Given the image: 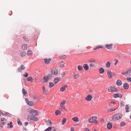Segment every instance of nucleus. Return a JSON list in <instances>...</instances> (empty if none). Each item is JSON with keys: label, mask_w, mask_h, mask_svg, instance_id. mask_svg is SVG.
<instances>
[{"label": "nucleus", "mask_w": 131, "mask_h": 131, "mask_svg": "<svg viewBox=\"0 0 131 131\" xmlns=\"http://www.w3.org/2000/svg\"><path fill=\"white\" fill-rule=\"evenodd\" d=\"M66 101L65 100H64L61 102L60 104V106H64V104L66 103Z\"/></svg>", "instance_id": "c9c22d12"}, {"label": "nucleus", "mask_w": 131, "mask_h": 131, "mask_svg": "<svg viewBox=\"0 0 131 131\" xmlns=\"http://www.w3.org/2000/svg\"><path fill=\"white\" fill-rule=\"evenodd\" d=\"M52 129V127H48L47 129L45 130V131H51Z\"/></svg>", "instance_id": "de8ad7c7"}, {"label": "nucleus", "mask_w": 131, "mask_h": 131, "mask_svg": "<svg viewBox=\"0 0 131 131\" xmlns=\"http://www.w3.org/2000/svg\"><path fill=\"white\" fill-rule=\"evenodd\" d=\"M116 84L118 86H120L122 85V82L121 80L118 79L116 81Z\"/></svg>", "instance_id": "f3484780"}, {"label": "nucleus", "mask_w": 131, "mask_h": 131, "mask_svg": "<svg viewBox=\"0 0 131 131\" xmlns=\"http://www.w3.org/2000/svg\"><path fill=\"white\" fill-rule=\"evenodd\" d=\"M83 68L85 70H88L89 69L88 65L86 64H85L83 65Z\"/></svg>", "instance_id": "a211bd4d"}, {"label": "nucleus", "mask_w": 131, "mask_h": 131, "mask_svg": "<svg viewBox=\"0 0 131 131\" xmlns=\"http://www.w3.org/2000/svg\"><path fill=\"white\" fill-rule=\"evenodd\" d=\"M72 120L74 122H78L79 121L78 118L77 117H74L72 118Z\"/></svg>", "instance_id": "2f4dec72"}, {"label": "nucleus", "mask_w": 131, "mask_h": 131, "mask_svg": "<svg viewBox=\"0 0 131 131\" xmlns=\"http://www.w3.org/2000/svg\"><path fill=\"white\" fill-rule=\"evenodd\" d=\"M25 100L26 101V103L27 104H28V103L29 102V101H29V100H28V99L27 98H26L25 99Z\"/></svg>", "instance_id": "6e6d98bb"}, {"label": "nucleus", "mask_w": 131, "mask_h": 131, "mask_svg": "<svg viewBox=\"0 0 131 131\" xmlns=\"http://www.w3.org/2000/svg\"><path fill=\"white\" fill-rule=\"evenodd\" d=\"M23 39L26 41H27L28 40V39L25 37H23Z\"/></svg>", "instance_id": "13d9d810"}, {"label": "nucleus", "mask_w": 131, "mask_h": 131, "mask_svg": "<svg viewBox=\"0 0 131 131\" xmlns=\"http://www.w3.org/2000/svg\"><path fill=\"white\" fill-rule=\"evenodd\" d=\"M109 105L110 106H114V105L112 104V103H111H111L109 104Z\"/></svg>", "instance_id": "0e129e2a"}, {"label": "nucleus", "mask_w": 131, "mask_h": 131, "mask_svg": "<svg viewBox=\"0 0 131 131\" xmlns=\"http://www.w3.org/2000/svg\"><path fill=\"white\" fill-rule=\"evenodd\" d=\"M108 91L110 92H118V91L115 87L112 86H111L108 88Z\"/></svg>", "instance_id": "7ed1b4c3"}, {"label": "nucleus", "mask_w": 131, "mask_h": 131, "mask_svg": "<svg viewBox=\"0 0 131 131\" xmlns=\"http://www.w3.org/2000/svg\"><path fill=\"white\" fill-rule=\"evenodd\" d=\"M78 70L79 71H81L83 69L82 66H78Z\"/></svg>", "instance_id": "ea45409f"}, {"label": "nucleus", "mask_w": 131, "mask_h": 131, "mask_svg": "<svg viewBox=\"0 0 131 131\" xmlns=\"http://www.w3.org/2000/svg\"><path fill=\"white\" fill-rule=\"evenodd\" d=\"M113 44L112 43L107 44L104 46L105 48L107 49L108 50H111L112 49Z\"/></svg>", "instance_id": "0eeeda50"}, {"label": "nucleus", "mask_w": 131, "mask_h": 131, "mask_svg": "<svg viewBox=\"0 0 131 131\" xmlns=\"http://www.w3.org/2000/svg\"><path fill=\"white\" fill-rule=\"evenodd\" d=\"M28 123L27 122H26L25 123V125L26 126H27L28 125Z\"/></svg>", "instance_id": "69168bd1"}, {"label": "nucleus", "mask_w": 131, "mask_h": 131, "mask_svg": "<svg viewBox=\"0 0 131 131\" xmlns=\"http://www.w3.org/2000/svg\"><path fill=\"white\" fill-rule=\"evenodd\" d=\"M68 86L66 84H64L62 85L60 89V91L61 92L64 91L68 87Z\"/></svg>", "instance_id": "1a4fd4ad"}, {"label": "nucleus", "mask_w": 131, "mask_h": 131, "mask_svg": "<svg viewBox=\"0 0 131 131\" xmlns=\"http://www.w3.org/2000/svg\"><path fill=\"white\" fill-rule=\"evenodd\" d=\"M113 97L115 98H116L117 97L121 98L122 97V95L120 94L119 95L118 94H114L113 95Z\"/></svg>", "instance_id": "4be33fe9"}, {"label": "nucleus", "mask_w": 131, "mask_h": 131, "mask_svg": "<svg viewBox=\"0 0 131 131\" xmlns=\"http://www.w3.org/2000/svg\"><path fill=\"white\" fill-rule=\"evenodd\" d=\"M61 80V79L60 78L58 77L55 78L54 80V83L56 84L59 81H60Z\"/></svg>", "instance_id": "2eb2a0df"}, {"label": "nucleus", "mask_w": 131, "mask_h": 131, "mask_svg": "<svg viewBox=\"0 0 131 131\" xmlns=\"http://www.w3.org/2000/svg\"><path fill=\"white\" fill-rule=\"evenodd\" d=\"M125 105L124 103V102L121 101V106H123Z\"/></svg>", "instance_id": "3c124183"}, {"label": "nucleus", "mask_w": 131, "mask_h": 131, "mask_svg": "<svg viewBox=\"0 0 131 131\" xmlns=\"http://www.w3.org/2000/svg\"><path fill=\"white\" fill-rule=\"evenodd\" d=\"M22 93L25 96H28V94L27 92L24 89H22Z\"/></svg>", "instance_id": "b1692460"}, {"label": "nucleus", "mask_w": 131, "mask_h": 131, "mask_svg": "<svg viewBox=\"0 0 131 131\" xmlns=\"http://www.w3.org/2000/svg\"><path fill=\"white\" fill-rule=\"evenodd\" d=\"M54 85V83L52 82H50L49 83V86L50 88H51Z\"/></svg>", "instance_id": "a18cd8bd"}, {"label": "nucleus", "mask_w": 131, "mask_h": 131, "mask_svg": "<svg viewBox=\"0 0 131 131\" xmlns=\"http://www.w3.org/2000/svg\"><path fill=\"white\" fill-rule=\"evenodd\" d=\"M23 76H24V77H26L27 78V77H28V73H25V74H23Z\"/></svg>", "instance_id": "5fc2aeb1"}, {"label": "nucleus", "mask_w": 131, "mask_h": 131, "mask_svg": "<svg viewBox=\"0 0 131 131\" xmlns=\"http://www.w3.org/2000/svg\"><path fill=\"white\" fill-rule=\"evenodd\" d=\"M117 109V108H114L110 109L108 110V111L109 112H111L114 111H115Z\"/></svg>", "instance_id": "49530a36"}, {"label": "nucleus", "mask_w": 131, "mask_h": 131, "mask_svg": "<svg viewBox=\"0 0 131 131\" xmlns=\"http://www.w3.org/2000/svg\"><path fill=\"white\" fill-rule=\"evenodd\" d=\"M34 99H36V96H34Z\"/></svg>", "instance_id": "338daca9"}, {"label": "nucleus", "mask_w": 131, "mask_h": 131, "mask_svg": "<svg viewBox=\"0 0 131 131\" xmlns=\"http://www.w3.org/2000/svg\"><path fill=\"white\" fill-rule=\"evenodd\" d=\"M85 131H90V130L89 129L86 128L85 129Z\"/></svg>", "instance_id": "e2e57ef3"}, {"label": "nucleus", "mask_w": 131, "mask_h": 131, "mask_svg": "<svg viewBox=\"0 0 131 131\" xmlns=\"http://www.w3.org/2000/svg\"><path fill=\"white\" fill-rule=\"evenodd\" d=\"M122 74L125 76H129L131 75V68L126 72H122Z\"/></svg>", "instance_id": "39448f33"}, {"label": "nucleus", "mask_w": 131, "mask_h": 131, "mask_svg": "<svg viewBox=\"0 0 131 131\" xmlns=\"http://www.w3.org/2000/svg\"><path fill=\"white\" fill-rule=\"evenodd\" d=\"M97 117L96 116H93L90 117L88 119V121L90 123H94V121L96 120Z\"/></svg>", "instance_id": "423d86ee"}, {"label": "nucleus", "mask_w": 131, "mask_h": 131, "mask_svg": "<svg viewBox=\"0 0 131 131\" xmlns=\"http://www.w3.org/2000/svg\"><path fill=\"white\" fill-rule=\"evenodd\" d=\"M46 123L49 126L51 124V121L50 120H48V121H46Z\"/></svg>", "instance_id": "c756f323"}, {"label": "nucleus", "mask_w": 131, "mask_h": 131, "mask_svg": "<svg viewBox=\"0 0 131 131\" xmlns=\"http://www.w3.org/2000/svg\"><path fill=\"white\" fill-rule=\"evenodd\" d=\"M123 87L125 89L128 90L129 88V85L128 83H125L123 84Z\"/></svg>", "instance_id": "4468645a"}, {"label": "nucleus", "mask_w": 131, "mask_h": 131, "mask_svg": "<svg viewBox=\"0 0 131 131\" xmlns=\"http://www.w3.org/2000/svg\"><path fill=\"white\" fill-rule=\"evenodd\" d=\"M117 117V118H118V119H119L122 118V114L120 113H118L117 114H115Z\"/></svg>", "instance_id": "5701e85b"}, {"label": "nucleus", "mask_w": 131, "mask_h": 131, "mask_svg": "<svg viewBox=\"0 0 131 131\" xmlns=\"http://www.w3.org/2000/svg\"><path fill=\"white\" fill-rule=\"evenodd\" d=\"M92 98V97L91 95H88L85 97V99L86 101H90Z\"/></svg>", "instance_id": "f8f14e48"}, {"label": "nucleus", "mask_w": 131, "mask_h": 131, "mask_svg": "<svg viewBox=\"0 0 131 131\" xmlns=\"http://www.w3.org/2000/svg\"><path fill=\"white\" fill-rule=\"evenodd\" d=\"M118 60H116L115 63L114 64V65L115 66H116V64H117V63H118Z\"/></svg>", "instance_id": "052dcab7"}, {"label": "nucleus", "mask_w": 131, "mask_h": 131, "mask_svg": "<svg viewBox=\"0 0 131 131\" xmlns=\"http://www.w3.org/2000/svg\"><path fill=\"white\" fill-rule=\"evenodd\" d=\"M33 54L32 52L30 50H28L27 52V54L28 56H31Z\"/></svg>", "instance_id": "a878e982"}, {"label": "nucleus", "mask_w": 131, "mask_h": 131, "mask_svg": "<svg viewBox=\"0 0 131 131\" xmlns=\"http://www.w3.org/2000/svg\"><path fill=\"white\" fill-rule=\"evenodd\" d=\"M28 111L33 115L37 116L38 115V111L37 110L29 108L28 109Z\"/></svg>", "instance_id": "f03ea898"}, {"label": "nucleus", "mask_w": 131, "mask_h": 131, "mask_svg": "<svg viewBox=\"0 0 131 131\" xmlns=\"http://www.w3.org/2000/svg\"><path fill=\"white\" fill-rule=\"evenodd\" d=\"M42 89L43 92L44 93V94L45 95H47L48 93V90L45 86H43Z\"/></svg>", "instance_id": "6e6552de"}, {"label": "nucleus", "mask_w": 131, "mask_h": 131, "mask_svg": "<svg viewBox=\"0 0 131 131\" xmlns=\"http://www.w3.org/2000/svg\"><path fill=\"white\" fill-rule=\"evenodd\" d=\"M26 54V53L24 51H22L20 53V55L21 57H24Z\"/></svg>", "instance_id": "e433bc0d"}, {"label": "nucleus", "mask_w": 131, "mask_h": 131, "mask_svg": "<svg viewBox=\"0 0 131 131\" xmlns=\"http://www.w3.org/2000/svg\"><path fill=\"white\" fill-rule=\"evenodd\" d=\"M58 64L61 67H63L64 66V63L62 61L59 62L58 63Z\"/></svg>", "instance_id": "cd10ccee"}, {"label": "nucleus", "mask_w": 131, "mask_h": 131, "mask_svg": "<svg viewBox=\"0 0 131 131\" xmlns=\"http://www.w3.org/2000/svg\"><path fill=\"white\" fill-rule=\"evenodd\" d=\"M131 111V108L130 107H126V112H128Z\"/></svg>", "instance_id": "58836bf2"}, {"label": "nucleus", "mask_w": 131, "mask_h": 131, "mask_svg": "<svg viewBox=\"0 0 131 131\" xmlns=\"http://www.w3.org/2000/svg\"><path fill=\"white\" fill-rule=\"evenodd\" d=\"M25 68V67L23 65H21L20 67L17 69L18 72L22 71L23 70H24Z\"/></svg>", "instance_id": "9d476101"}, {"label": "nucleus", "mask_w": 131, "mask_h": 131, "mask_svg": "<svg viewBox=\"0 0 131 131\" xmlns=\"http://www.w3.org/2000/svg\"><path fill=\"white\" fill-rule=\"evenodd\" d=\"M5 114H6L9 117L10 116V114L8 112L5 113Z\"/></svg>", "instance_id": "4d7b16f0"}, {"label": "nucleus", "mask_w": 131, "mask_h": 131, "mask_svg": "<svg viewBox=\"0 0 131 131\" xmlns=\"http://www.w3.org/2000/svg\"><path fill=\"white\" fill-rule=\"evenodd\" d=\"M111 64V62L110 61H108L106 62V67L107 68H108L110 67V66Z\"/></svg>", "instance_id": "7c9ffc66"}, {"label": "nucleus", "mask_w": 131, "mask_h": 131, "mask_svg": "<svg viewBox=\"0 0 131 131\" xmlns=\"http://www.w3.org/2000/svg\"><path fill=\"white\" fill-rule=\"evenodd\" d=\"M73 75V78L74 79H78L79 76V74L78 73H74Z\"/></svg>", "instance_id": "ddd939ff"}, {"label": "nucleus", "mask_w": 131, "mask_h": 131, "mask_svg": "<svg viewBox=\"0 0 131 131\" xmlns=\"http://www.w3.org/2000/svg\"><path fill=\"white\" fill-rule=\"evenodd\" d=\"M107 127V128L109 129H111L112 127V123H108Z\"/></svg>", "instance_id": "6ab92c4d"}, {"label": "nucleus", "mask_w": 131, "mask_h": 131, "mask_svg": "<svg viewBox=\"0 0 131 131\" xmlns=\"http://www.w3.org/2000/svg\"><path fill=\"white\" fill-rule=\"evenodd\" d=\"M118 120V118H117L115 114L113 115L112 116V120L113 121H115Z\"/></svg>", "instance_id": "aec40b11"}, {"label": "nucleus", "mask_w": 131, "mask_h": 131, "mask_svg": "<svg viewBox=\"0 0 131 131\" xmlns=\"http://www.w3.org/2000/svg\"><path fill=\"white\" fill-rule=\"evenodd\" d=\"M111 103L113 105L114 104H116V102L114 100H112L111 101Z\"/></svg>", "instance_id": "bf43d9fd"}, {"label": "nucleus", "mask_w": 131, "mask_h": 131, "mask_svg": "<svg viewBox=\"0 0 131 131\" xmlns=\"http://www.w3.org/2000/svg\"><path fill=\"white\" fill-rule=\"evenodd\" d=\"M22 48L23 50H26L27 48V45L26 44H24L22 45Z\"/></svg>", "instance_id": "bb28decb"}, {"label": "nucleus", "mask_w": 131, "mask_h": 131, "mask_svg": "<svg viewBox=\"0 0 131 131\" xmlns=\"http://www.w3.org/2000/svg\"><path fill=\"white\" fill-rule=\"evenodd\" d=\"M96 60L94 59H91L88 61L89 63H92L95 62Z\"/></svg>", "instance_id": "f704fd0d"}, {"label": "nucleus", "mask_w": 131, "mask_h": 131, "mask_svg": "<svg viewBox=\"0 0 131 131\" xmlns=\"http://www.w3.org/2000/svg\"><path fill=\"white\" fill-rule=\"evenodd\" d=\"M51 73L54 75H57L58 74V71L56 69H53L51 70Z\"/></svg>", "instance_id": "9b49d317"}, {"label": "nucleus", "mask_w": 131, "mask_h": 131, "mask_svg": "<svg viewBox=\"0 0 131 131\" xmlns=\"http://www.w3.org/2000/svg\"><path fill=\"white\" fill-rule=\"evenodd\" d=\"M99 73L101 74H103L104 72V70L103 68H101L99 70Z\"/></svg>", "instance_id": "c85d7f7f"}, {"label": "nucleus", "mask_w": 131, "mask_h": 131, "mask_svg": "<svg viewBox=\"0 0 131 131\" xmlns=\"http://www.w3.org/2000/svg\"><path fill=\"white\" fill-rule=\"evenodd\" d=\"M33 79L31 77H29L27 79V80L28 81H31V82H32V80H33Z\"/></svg>", "instance_id": "79ce46f5"}, {"label": "nucleus", "mask_w": 131, "mask_h": 131, "mask_svg": "<svg viewBox=\"0 0 131 131\" xmlns=\"http://www.w3.org/2000/svg\"><path fill=\"white\" fill-rule=\"evenodd\" d=\"M45 62V63L48 64L50 63V61L51 60L50 59H44Z\"/></svg>", "instance_id": "393cba45"}, {"label": "nucleus", "mask_w": 131, "mask_h": 131, "mask_svg": "<svg viewBox=\"0 0 131 131\" xmlns=\"http://www.w3.org/2000/svg\"><path fill=\"white\" fill-rule=\"evenodd\" d=\"M17 121L18 122V125H22V123L21 122H20V118H18L17 119Z\"/></svg>", "instance_id": "c03bdc74"}, {"label": "nucleus", "mask_w": 131, "mask_h": 131, "mask_svg": "<svg viewBox=\"0 0 131 131\" xmlns=\"http://www.w3.org/2000/svg\"><path fill=\"white\" fill-rule=\"evenodd\" d=\"M125 125V123L123 121L120 124V126L122 127L124 126Z\"/></svg>", "instance_id": "37998d69"}, {"label": "nucleus", "mask_w": 131, "mask_h": 131, "mask_svg": "<svg viewBox=\"0 0 131 131\" xmlns=\"http://www.w3.org/2000/svg\"><path fill=\"white\" fill-rule=\"evenodd\" d=\"M6 119L5 118H2L1 119V123L3 125H4L6 122Z\"/></svg>", "instance_id": "412c9836"}, {"label": "nucleus", "mask_w": 131, "mask_h": 131, "mask_svg": "<svg viewBox=\"0 0 131 131\" xmlns=\"http://www.w3.org/2000/svg\"><path fill=\"white\" fill-rule=\"evenodd\" d=\"M107 74L110 78H112V73L111 70H108L107 71Z\"/></svg>", "instance_id": "dca6fc26"}, {"label": "nucleus", "mask_w": 131, "mask_h": 131, "mask_svg": "<svg viewBox=\"0 0 131 131\" xmlns=\"http://www.w3.org/2000/svg\"><path fill=\"white\" fill-rule=\"evenodd\" d=\"M92 91H93V90H90L89 91V92L91 93L92 92Z\"/></svg>", "instance_id": "774afa93"}, {"label": "nucleus", "mask_w": 131, "mask_h": 131, "mask_svg": "<svg viewBox=\"0 0 131 131\" xmlns=\"http://www.w3.org/2000/svg\"><path fill=\"white\" fill-rule=\"evenodd\" d=\"M66 56L64 54L60 56V58L61 59H63L66 58Z\"/></svg>", "instance_id": "a19ab883"}, {"label": "nucleus", "mask_w": 131, "mask_h": 131, "mask_svg": "<svg viewBox=\"0 0 131 131\" xmlns=\"http://www.w3.org/2000/svg\"><path fill=\"white\" fill-rule=\"evenodd\" d=\"M94 123L96 124H97L98 123L97 121L96 120L95 121H94Z\"/></svg>", "instance_id": "680f3d73"}, {"label": "nucleus", "mask_w": 131, "mask_h": 131, "mask_svg": "<svg viewBox=\"0 0 131 131\" xmlns=\"http://www.w3.org/2000/svg\"><path fill=\"white\" fill-rule=\"evenodd\" d=\"M67 121L66 119L64 117H63L62 118V125H63Z\"/></svg>", "instance_id": "72a5a7b5"}, {"label": "nucleus", "mask_w": 131, "mask_h": 131, "mask_svg": "<svg viewBox=\"0 0 131 131\" xmlns=\"http://www.w3.org/2000/svg\"><path fill=\"white\" fill-rule=\"evenodd\" d=\"M52 75L51 74H49L47 76L45 77L43 79L41 80V82L42 83H43L44 82H47L50 78L52 77Z\"/></svg>", "instance_id": "f257e3e1"}, {"label": "nucleus", "mask_w": 131, "mask_h": 131, "mask_svg": "<svg viewBox=\"0 0 131 131\" xmlns=\"http://www.w3.org/2000/svg\"><path fill=\"white\" fill-rule=\"evenodd\" d=\"M127 80L128 82H131V78L127 77Z\"/></svg>", "instance_id": "603ef678"}, {"label": "nucleus", "mask_w": 131, "mask_h": 131, "mask_svg": "<svg viewBox=\"0 0 131 131\" xmlns=\"http://www.w3.org/2000/svg\"><path fill=\"white\" fill-rule=\"evenodd\" d=\"M89 65L90 67H95V65L94 64L92 63H90Z\"/></svg>", "instance_id": "09e8293b"}, {"label": "nucleus", "mask_w": 131, "mask_h": 131, "mask_svg": "<svg viewBox=\"0 0 131 131\" xmlns=\"http://www.w3.org/2000/svg\"><path fill=\"white\" fill-rule=\"evenodd\" d=\"M61 114V112L59 110H56V111L55 114L56 115H58L60 114Z\"/></svg>", "instance_id": "4c0bfd02"}, {"label": "nucleus", "mask_w": 131, "mask_h": 131, "mask_svg": "<svg viewBox=\"0 0 131 131\" xmlns=\"http://www.w3.org/2000/svg\"><path fill=\"white\" fill-rule=\"evenodd\" d=\"M27 119L29 121H31L32 120L36 121L37 120V118L36 117L29 115L27 117Z\"/></svg>", "instance_id": "20e7f679"}, {"label": "nucleus", "mask_w": 131, "mask_h": 131, "mask_svg": "<svg viewBox=\"0 0 131 131\" xmlns=\"http://www.w3.org/2000/svg\"><path fill=\"white\" fill-rule=\"evenodd\" d=\"M27 104L31 106H33L34 105V103L32 101H30Z\"/></svg>", "instance_id": "473e14b6"}, {"label": "nucleus", "mask_w": 131, "mask_h": 131, "mask_svg": "<svg viewBox=\"0 0 131 131\" xmlns=\"http://www.w3.org/2000/svg\"><path fill=\"white\" fill-rule=\"evenodd\" d=\"M103 48V47L101 46H98L97 47H96V48H94V50H95L97 49H98L99 48Z\"/></svg>", "instance_id": "8fccbe9b"}, {"label": "nucleus", "mask_w": 131, "mask_h": 131, "mask_svg": "<svg viewBox=\"0 0 131 131\" xmlns=\"http://www.w3.org/2000/svg\"><path fill=\"white\" fill-rule=\"evenodd\" d=\"M66 74V73L65 72H63L61 74V76L63 77Z\"/></svg>", "instance_id": "864d4df0"}]
</instances>
